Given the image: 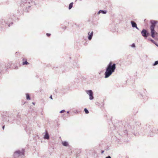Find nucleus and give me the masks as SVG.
<instances>
[{
    "mask_svg": "<svg viewBox=\"0 0 158 158\" xmlns=\"http://www.w3.org/2000/svg\"><path fill=\"white\" fill-rule=\"evenodd\" d=\"M131 47L132 48L135 47V45L134 43H133L131 45Z\"/></svg>",
    "mask_w": 158,
    "mask_h": 158,
    "instance_id": "5701e85b",
    "label": "nucleus"
},
{
    "mask_svg": "<svg viewBox=\"0 0 158 158\" xmlns=\"http://www.w3.org/2000/svg\"><path fill=\"white\" fill-rule=\"evenodd\" d=\"M49 98H50V99H52V95H51V96H50Z\"/></svg>",
    "mask_w": 158,
    "mask_h": 158,
    "instance_id": "7c9ffc66",
    "label": "nucleus"
},
{
    "mask_svg": "<svg viewBox=\"0 0 158 158\" xmlns=\"http://www.w3.org/2000/svg\"><path fill=\"white\" fill-rule=\"evenodd\" d=\"M158 64V60H156L155 61V63L153 64V66H155Z\"/></svg>",
    "mask_w": 158,
    "mask_h": 158,
    "instance_id": "aec40b11",
    "label": "nucleus"
},
{
    "mask_svg": "<svg viewBox=\"0 0 158 158\" xmlns=\"http://www.w3.org/2000/svg\"><path fill=\"white\" fill-rule=\"evenodd\" d=\"M156 45L157 47H158V44H157L155 42V44H154Z\"/></svg>",
    "mask_w": 158,
    "mask_h": 158,
    "instance_id": "cd10ccee",
    "label": "nucleus"
},
{
    "mask_svg": "<svg viewBox=\"0 0 158 158\" xmlns=\"http://www.w3.org/2000/svg\"><path fill=\"white\" fill-rule=\"evenodd\" d=\"M86 94L89 96V99H94L93 92L91 90L86 91Z\"/></svg>",
    "mask_w": 158,
    "mask_h": 158,
    "instance_id": "0eeeda50",
    "label": "nucleus"
},
{
    "mask_svg": "<svg viewBox=\"0 0 158 158\" xmlns=\"http://www.w3.org/2000/svg\"><path fill=\"white\" fill-rule=\"evenodd\" d=\"M44 138L45 139H49L50 138L49 135L46 131H45V134L44 135Z\"/></svg>",
    "mask_w": 158,
    "mask_h": 158,
    "instance_id": "1a4fd4ad",
    "label": "nucleus"
},
{
    "mask_svg": "<svg viewBox=\"0 0 158 158\" xmlns=\"http://www.w3.org/2000/svg\"><path fill=\"white\" fill-rule=\"evenodd\" d=\"M61 144L63 146L65 147H68L69 146V143L66 141H62Z\"/></svg>",
    "mask_w": 158,
    "mask_h": 158,
    "instance_id": "ddd939ff",
    "label": "nucleus"
},
{
    "mask_svg": "<svg viewBox=\"0 0 158 158\" xmlns=\"http://www.w3.org/2000/svg\"><path fill=\"white\" fill-rule=\"evenodd\" d=\"M95 104L98 106L100 107H102L104 105V103L102 102H97L95 103Z\"/></svg>",
    "mask_w": 158,
    "mask_h": 158,
    "instance_id": "f8f14e48",
    "label": "nucleus"
},
{
    "mask_svg": "<svg viewBox=\"0 0 158 158\" xmlns=\"http://www.w3.org/2000/svg\"><path fill=\"white\" fill-rule=\"evenodd\" d=\"M46 35L48 36H49L51 35V34L49 33H47Z\"/></svg>",
    "mask_w": 158,
    "mask_h": 158,
    "instance_id": "bb28decb",
    "label": "nucleus"
},
{
    "mask_svg": "<svg viewBox=\"0 0 158 158\" xmlns=\"http://www.w3.org/2000/svg\"><path fill=\"white\" fill-rule=\"evenodd\" d=\"M8 27H10V25L9 24L8 25Z\"/></svg>",
    "mask_w": 158,
    "mask_h": 158,
    "instance_id": "f704fd0d",
    "label": "nucleus"
},
{
    "mask_svg": "<svg viewBox=\"0 0 158 158\" xmlns=\"http://www.w3.org/2000/svg\"><path fill=\"white\" fill-rule=\"evenodd\" d=\"M131 23L133 27L135 28L137 30H139V28L137 27L136 23L133 21H131Z\"/></svg>",
    "mask_w": 158,
    "mask_h": 158,
    "instance_id": "9d476101",
    "label": "nucleus"
},
{
    "mask_svg": "<svg viewBox=\"0 0 158 158\" xmlns=\"http://www.w3.org/2000/svg\"><path fill=\"white\" fill-rule=\"evenodd\" d=\"M32 103L33 105H35V102H33Z\"/></svg>",
    "mask_w": 158,
    "mask_h": 158,
    "instance_id": "72a5a7b5",
    "label": "nucleus"
},
{
    "mask_svg": "<svg viewBox=\"0 0 158 158\" xmlns=\"http://www.w3.org/2000/svg\"><path fill=\"white\" fill-rule=\"evenodd\" d=\"M84 110L85 114H87L89 113V111L87 108H85L84 109Z\"/></svg>",
    "mask_w": 158,
    "mask_h": 158,
    "instance_id": "2eb2a0df",
    "label": "nucleus"
},
{
    "mask_svg": "<svg viewBox=\"0 0 158 158\" xmlns=\"http://www.w3.org/2000/svg\"><path fill=\"white\" fill-rule=\"evenodd\" d=\"M105 158H111V157L110 156H106Z\"/></svg>",
    "mask_w": 158,
    "mask_h": 158,
    "instance_id": "a878e982",
    "label": "nucleus"
},
{
    "mask_svg": "<svg viewBox=\"0 0 158 158\" xmlns=\"http://www.w3.org/2000/svg\"><path fill=\"white\" fill-rule=\"evenodd\" d=\"M65 112V110H61V111L60 112V113H64V112Z\"/></svg>",
    "mask_w": 158,
    "mask_h": 158,
    "instance_id": "412c9836",
    "label": "nucleus"
},
{
    "mask_svg": "<svg viewBox=\"0 0 158 158\" xmlns=\"http://www.w3.org/2000/svg\"><path fill=\"white\" fill-rule=\"evenodd\" d=\"M145 129L144 128H142L141 129V132L143 135H148V136L150 137L153 136V134H151L152 133H157L158 131V129L154 127L152 128V126L148 124H147L145 127Z\"/></svg>",
    "mask_w": 158,
    "mask_h": 158,
    "instance_id": "f257e3e1",
    "label": "nucleus"
},
{
    "mask_svg": "<svg viewBox=\"0 0 158 158\" xmlns=\"http://www.w3.org/2000/svg\"><path fill=\"white\" fill-rule=\"evenodd\" d=\"M128 128L126 129H125V127L124 126L122 128L119 129V134L121 136H123V135H127V132L128 131H131V129H132V127H131L130 125H128L127 126Z\"/></svg>",
    "mask_w": 158,
    "mask_h": 158,
    "instance_id": "20e7f679",
    "label": "nucleus"
},
{
    "mask_svg": "<svg viewBox=\"0 0 158 158\" xmlns=\"http://www.w3.org/2000/svg\"><path fill=\"white\" fill-rule=\"evenodd\" d=\"M28 64H29V63L27 62V61H26L25 62H23V65H27Z\"/></svg>",
    "mask_w": 158,
    "mask_h": 158,
    "instance_id": "dca6fc26",
    "label": "nucleus"
},
{
    "mask_svg": "<svg viewBox=\"0 0 158 158\" xmlns=\"http://www.w3.org/2000/svg\"><path fill=\"white\" fill-rule=\"evenodd\" d=\"M141 34L145 38L147 37L149 35V33L145 29H143L141 32Z\"/></svg>",
    "mask_w": 158,
    "mask_h": 158,
    "instance_id": "39448f33",
    "label": "nucleus"
},
{
    "mask_svg": "<svg viewBox=\"0 0 158 158\" xmlns=\"http://www.w3.org/2000/svg\"><path fill=\"white\" fill-rule=\"evenodd\" d=\"M135 124H136V123H138V124H137V125H138V126H139V125H141V123H139V122H138V123H137V122H136V123H135Z\"/></svg>",
    "mask_w": 158,
    "mask_h": 158,
    "instance_id": "b1692460",
    "label": "nucleus"
},
{
    "mask_svg": "<svg viewBox=\"0 0 158 158\" xmlns=\"http://www.w3.org/2000/svg\"><path fill=\"white\" fill-rule=\"evenodd\" d=\"M104 150H102L101 151V153H102V154H103V153H104Z\"/></svg>",
    "mask_w": 158,
    "mask_h": 158,
    "instance_id": "c756f323",
    "label": "nucleus"
},
{
    "mask_svg": "<svg viewBox=\"0 0 158 158\" xmlns=\"http://www.w3.org/2000/svg\"><path fill=\"white\" fill-rule=\"evenodd\" d=\"M151 25L150 27V29H155L156 26V25L157 23V21L154 20H151L150 21Z\"/></svg>",
    "mask_w": 158,
    "mask_h": 158,
    "instance_id": "423d86ee",
    "label": "nucleus"
},
{
    "mask_svg": "<svg viewBox=\"0 0 158 158\" xmlns=\"http://www.w3.org/2000/svg\"><path fill=\"white\" fill-rule=\"evenodd\" d=\"M116 64H112V62H110L106 68V71L105 73V78H107L109 77L112 73L114 72L116 69Z\"/></svg>",
    "mask_w": 158,
    "mask_h": 158,
    "instance_id": "f03ea898",
    "label": "nucleus"
},
{
    "mask_svg": "<svg viewBox=\"0 0 158 158\" xmlns=\"http://www.w3.org/2000/svg\"><path fill=\"white\" fill-rule=\"evenodd\" d=\"M6 24H8L7 23H6Z\"/></svg>",
    "mask_w": 158,
    "mask_h": 158,
    "instance_id": "4c0bfd02",
    "label": "nucleus"
},
{
    "mask_svg": "<svg viewBox=\"0 0 158 158\" xmlns=\"http://www.w3.org/2000/svg\"><path fill=\"white\" fill-rule=\"evenodd\" d=\"M30 7V6H29L28 7V8Z\"/></svg>",
    "mask_w": 158,
    "mask_h": 158,
    "instance_id": "c9c22d12",
    "label": "nucleus"
},
{
    "mask_svg": "<svg viewBox=\"0 0 158 158\" xmlns=\"http://www.w3.org/2000/svg\"><path fill=\"white\" fill-rule=\"evenodd\" d=\"M5 128V125H3L2 126V129L3 130H4Z\"/></svg>",
    "mask_w": 158,
    "mask_h": 158,
    "instance_id": "c85d7f7f",
    "label": "nucleus"
},
{
    "mask_svg": "<svg viewBox=\"0 0 158 158\" xmlns=\"http://www.w3.org/2000/svg\"><path fill=\"white\" fill-rule=\"evenodd\" d=\"M101 10H99L98 11V12L97 13V14L98 15H99L100 13H101Z\"/></svg>",
    "mask_w": 158,
    "mask_h": 158,
    "instance_id": "393cba45",
    "label": "nucleus"
},
{
    "mask_svg": "<svg viewBox=\"0 0 158 158\" xmlns=\"http://www.w3.org/2000/svg\"><path fill=\"white\" fill-rule=\"evenodd\" d=\"M154 39L156 40H158V35L157 36H156L154 38Z\"/></svg>",
    "mask_w": 158,
    "mask_h": 158,
    "instance_id": "4be33fe9",
    "label": "nucleus"
},
{
    "mask_svg": "<svg viewBox=\"0 0 158 158\" xmlns=\"http://www.w3.org/2000/svg\"><path fill=\"white\" fill-rule=\"evenodd\" d=\"M151 36L153 38H154L156 36L158 35V33L156 32L155 29H150Z\"/></svg>",
    "mask_w": 158,
    "mask_h": 158,
    "instance_id": "6e6552de",
    "label": "nucleus"
},
{
    "mask_svg": "<svg viewBox=\"0 0 158 158\" xmlns=\"http://www.w3.org/2000/svg\"><path fill=\"white\" fill-rule=\"evenodd\" d=\"M107 11L105 10H101V13L103 14H106V13Z\"/></svg>",
    "mask_w": 158,
    "mask_h": 158,
    "instance_id": "f3484780",
    "label": "nucleus"
},
{
    "mask_svg": "<svg viewBox=\"0 0 158 158\" xmlns=\"http://www.w3.org/2000/svg\"><path fill=\"white\" fill-rule=\"evenodd\" d=\"M17 117L18 118V117H19L18 115H17Z\"/></svg>",
    "mask_w": 158,
    "mask_h": 158,
    "instance_id": "e433bc0d",
    "label": "nucleus"
},
{
    "mask_svg": "<svg viewBox=\"0 0 158 158\" xmlns=\"http://www.w3.org/2000/svg\"><path fill=\"white\" fill-rule=\"evenodd\" d=\"M93 31H92L91 33H90V32H89L88 33V39L89 40H90L92 39V37L93 36Z\"/></svg>",
    "mask_w": 158,
    "mask_h": 158,
    "instance_id": "9b49d317",
    "label": "nucleus"
},
{
    "mask_svg": "<svg viewBox=\"0 0 158 158\" xmlns=\"http://www.w3.org/2000/svg\"><path fill=\"white\" fill-rule=\"evenodd\" d=\"M148 40H150L152 43L153 44H155V41L151 38L148 39Z\"/></svg>",
    "mask_w": 158,
    "mask_h": 158,
    "instance_id": "6ab92c4d",
    "label": "nucleus"
},
{
    "mask_svg": "<svg viewBox=\"0 0 158 158\" xmlns=\"http://www.w3.org/2000/svg\"><path fill=\"white\" fill-rule=\"evenodd\" d=\"M67 113H68H68H69V111H67Z\"/></svg>",
    "mask_w": 158,
    "mask_h": 158,
    "instance_id": "473e14b6",
    "label": "nucleus"
},
{
    "mask_svg": "<svg viewBox=\"0 0 158 158\" xmlns=\"http://www.w3.org/2000/svg\"><path fill=\"white\" fill-rule=\"evenodd\" d=\"M73 2H71L69 5V9L70 10L73 6Z\"/></svg>",
    "mask_w": 158,
    "mask_h": 158,
    "instance_id": "4468645a",
    "label": "nucleus"
},
{
    "mask_svg": "<svg viewBox=\"0 0 158 158\" xmlns=\"http://www.w3.org/2000/svg\"><path fill=\"white\" fill-rule=\"evenodd\" d=\"M26 99H30V95L29 94L27 93L26 94Z\"/></svg>",
    "mask_w": 158,
    "mask_h": 158,
    "instance_id": "a211bd4d",
    "label": "nucleus"
},
{
    "mask_svg": "<svg viewBox=\"0 0 158 158\" xmlns=\"http://www.w3.org/2000/svg\"><path fill=\"white\" fill-rule=\"evenodd\" d=\"M2 118L3 121L5 122H8L10 120V118H11L12 120L15 119L14 117H12L13 115L11 113H7L6 112H4L1 114Z\"/></svg>",
    "mask_w": 158,
    "mask_h": 158,
    "instance_id": "7ed1b4c3",
    "label": "nucleus"
},
{
    "mask_svg": "<svg viewBox=\"0 0 158 158\" xmlns=\"http://www.w3.org/2000/svg\"><path fill=\"white\" fill-rule=\"evenodd\" d=\"M93 153L95 154L96 153V151H94V152Z\"/></svg>",
    "mask_w": 158,
    "mask_h": 158,
    "instance_id": "2f4dec72",
    "label": "nucleus"
}]
</instances>
